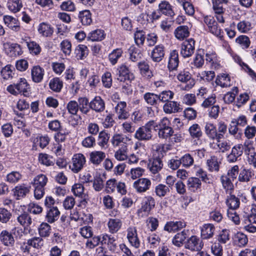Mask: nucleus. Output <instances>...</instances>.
<instances>
[{"mask_svg":"<svg viewBox=\"0 0 256 256\" xmlns=\"http://www.w3.org/2000/svg\"><path fill=\"white\" fill-rule=\"evenodd\" d=\"M156 122L152 120L147 122L144 126L140 127L134 135L135 138L138 140L147 141L152 138V130L156 127Z\"/></svg>","mask_w":256,"mask_h":256,"instance_id":"f257e3e1","label":"nucleus"},{"mask_svg":"<svg viewBox=\"0 0 256 256\" xmlns=\"http://www.w3.org/2000/svg\"><path fill=\"white\" fill-rule=\"evenodd\" d=\"M140 205V208L137 211V214L139 218L146 217L155 207V200L150 196H144L142 200Z\"/></svg>","mask_w":256,"mask_h":256,"instance_id":"f03ea898","label":"nucleus"},{"mask_svg":"<svg viewBox=\"0 0 256 256\" xmlns=\"http://www.w3.org/2000/svg\"><path fill=\"white\" fill-rule=\"evenodd\" d=\"M204 24L207 26L208 32L221 39L223 37V32L218 26L214 18L211 16H206L204 17Z\"/></svg>","mask_w":256,"mask_h":256,"instance_id":"7ed1b4c3","label":"nucleus"},{"mask_svg":"<svg viewBox=\"0 0 256 256\" xmlns=\"http://www.w3.org/2000/svg\"><path fill=\"white\" fill-rule=\"evenodd\" d=\"M176 78L182 82L184 86L182 89L186 90H190L195 84V80L192 78L190 72L185 70L180 71L176 75Z\"/></svg>","mask_w":256,"mask_h":256,"instance_id":"20e7f679","label":"nucleus"},{"mask_svg":"<svg viewBox=\"0 0 256 256\" xmlns=\"http://www.w3.org/2000/svg\"><path fill=\"white\" fill-rule=\"evenodd\" d=\"M86 162V158L84 156L80 153L74 154L72 159V162L70 165V168L74 173L80 172Z\"/></svg>","mask_w":256,"mask_h":256,"instance_id":"39448f33","label":"nucleus"},{"mask_svg":"<svg viewBox=\"0 0 256 256\" xmlns=\"http://www.w3.org/2000/svg\"><path fill=\"white\" fill-rule=\"evenodd\" d=\"M195 41L193 38H189L184 41L180 46V54L184 58L191 56L194 53Z\"/></svg>","mask_w":256,"mask_h":256,"instance_id":"423d86ee","label":"nucleus"},{"mask_svg":"<svg viewBox=\"0 0 256 256\" xmlns=\"http://www.w3.org/2000/svg\"><path fill=\"white\" fill-rule=\"evenodd\" d=\"M118 79L122 82L128 80L132 82L134 79V76L133 73L130 72V70L126 64H122L118 67Z\"/></svg>","mask_w":256,"mask_h":256,"instance_id":"0eeeda50","label":"nucleus"},{"mask_svg":"<svg viewBox=\"0 0 256 256\" xmlns=\"http://www.w3.org/2000/svg\"><path fill=\"white\" fill-rule=\"evenodd\" d=\"M204 246L202 240L196 236H191L186 241L185 248L191 251L199 252Z\"/></svg>","mask_w":256,"mask_h":256,"instance_id":"6e6552de","label":"nucleus"},{"mask_svg":"<svg viewBox=\"0 0 256 256\" xmlns=\"http://www.w3.org/2000/svg\"><path fill=\"white\" fill-rule=\"evenodd\" d=\"M126 238L130 244L136 248L140 246V240L138 237L136 227L130 226L126 230Z\"/></svg>","mask_w":256,"mask_h":256,"instance_id":"1a4fd4ad","label":"nucleus"},{"mask_svg":"<svg viewBox=\"0 0 256 256\" xmlns=\"http://www.w3.org/2000/svg\"><path fill=\"white\" fill-rule=\"evenodd\" d=\"M151 184L149 179L140 178L134 182L133 188L138 193L144 192L150 189Z\"/></svg>","mask_w":256,"mask_h":256,"instance_id":"9d476101","label":"nucleus"},{"mask_svg":"<svg viewBox=\"0 0 256 256\" xmlns=\"http://www.w3.org/2000/svg\"><path fill=\"white\" fill-rule=\"evenodd\" d=\"M246 144H238L232 149L231 152L227 156V160L229 162H234L242 154Z\"/></svg>","mask_w":256,"mask_h":256,"instance_id":"9b49d317","label":"nucleus"},{"mask_svg":"<svg viewBox=\"0 0 256 256\" xmlns=\"http://www.w3.org/2000/svg\"><path fill=\"white\" fill-rule=\"evenodd\" d=\"M30 186L25 184H21L17 185L12 190L14 196L16 200H20L30 192Z\"/></svg>","mask_w":256,"mask_h":256,"instance_id":"f8f14e48","label":"nucleus"},{"mask_svg":"<svg viewBox=\"0 0 256 256\" xmlns=\"http://www.w3.org/2000/svg\"><path fill=\"white\" fill-rule=\"evenodd\" d=\"M107 244L108 250L113 252H117L118 245L116 238L106 234H102V245Z\"/></svg>","mask_w":256,"mask_h":256,"instance_id":"ddd939ff","label":"nucleus"},{"mask_svg":"<svg viewBox=\"0 0 256 256\" xmlns=\"http://www.w3.org/2000/svg\"><path fill=\"white\" fill-rule=\"evenodd\" d=\"M166 48L162 44H158L154 48L151 52L150 57L152 60L156 62L162 60L165 56Z\"/></svg>","mask_w":256,"mask_h":256,"instance_id":"4468645a","label":"nucleus"},{"mask_svg":"<svg viewBox=\"0 0 256 256\" xmlns=\"http://www.w3.org/2000/svg\"><path fill=\"white\" fill-rule=\"evenodd\" d=\"M22 43H24L28 46L30 52L32 55H38L41 52L40 45L34 41L31 40L29 36H25L22 39Z\"/></svg>","mask_w":256,"mask_h":256,"instance_id":"2eb2a0df","label":"nucleus"},{"mask_svg":"<svg viewBox=\"0 0 256 256\" xmlns=\"http://www.w3.org/2000/svg\"><path fill=\"white\" fill-rule=\"evenodd\" d=\"M130 140V139L128 137L122 134H114L110 140L114 147L127 146Z\"/></svg>","mask_w":256,"mask_h":256,"instance_id":"dca6fc26","label":"nucleus"},{"mask_svg":"<svg viewBox=\"0 0 256 256\" xmlns=\"http://www.w3.org/2000/svg\"><path fill=\"white\" fill-rule=\"evenodd\" d=\"M158 8V10L160 11L162 14L170 18H173L176 14L173 6L168 2L166 0L162 1L159 4Z\"/></svg>","mask_w":256,"mask_h":256,"instance_id":"f3484780","label":"nucleus"},{"mask_svg":"<svg viewBox=\"0 0 256 256\" xmlns=\"http://www.w3.org/2000/svg\"><path fill=\"white\" fill-rule=\"evenodd\" d=\"M126 103L121 101L118 102L114 108V112L119 120H126L129 116V114L126 110Z\"/></svg>","mask_w":256,"mask_h":256,"instance_id":"a211bd4d","label":"nucleus"},{"mask_svg":"<svg viewBox=\"0 0 256 256\" xmlns=\"http://www.w3.org/2000/svg\"><path fill=\"white\" fill-rule=\"evenodd\" d=\"M90 109L96 112H101L105 109V102L100 96H96L90 102Z\"/></svg>","mask_w":256,"mask_h":256,"instance_id":"6ab92c4d","label":"nucleus"},{"mask_svg":"<svg viewBox=\"0 0 256 256\" xmlns=\"http://www.w3.org/2000/svg\"><path fill=\"white\" fill-rule=\"evenodd\" d=\"M39 34L44 38L50 37L54 33L53 27L48 22H42L38 26Z\"/></svg>","mask_w":256,"mask_h":256,"instance_id":"aec40b11","label":"nucleus"},{"mask_svg":"<svg viewBox=\"0 0 256 256\" xmlns=\"http://www.w3.org/2000/svg\"><path fill=\"white\" fill-rule=\"evenodd\" d=\"M15 88L18 93L22 94L25 96H28L30 94V86L24 78H20L15 84Z\"/></svg>","mask_w":256,"mask_h":256,"instance_id":"412c9836","label":"nucleus"},{"mask_svg":"<svg viewBox=\"0 0 256 256\" xmlns=\"http://www.w3.org/2000/svg\"><path fill=\"white\" fill-rule=\"evenodd\" d=\"M216 228L211 224H204L201 228L200 236L202 240H208L212 238L214 235Z\"/></svg>","mask_w":256,"mask_h":256,"instance_id":"4be33fe9","label":"nucleus"},{"mask_svg":"<svg viewBox=\"0 0 256 256\" xmlns=\"http://www.w3.org/2000/svg\"><path fill=\"white\" fill-rule=\"evenodd\" d=\"M162 162L160 158H153L149 160L148 168L152 173H158L162 169Z\"/></svg>","mask_w":256,"mask_h":256,"instance_id":"5701e85b","label":"nucleus"},{"mask_svg":"<svg viewBox=\"0 0 256 256\" xmlns=\"http://www.w3.org/2000/svg\"><path fill=\"white\" fill-rule=\"evenodd\" d=\"M186 226V222L183 220L167 222L164 226V230L169 232H174Z\"/></svg>","mask_w":256,"mask_h":256,"instance_id":"b1692460","label":"nucleus"},{"mask_svg":"<svg viewBox=\"0 0 256 256\" xmlns=\"http://www.w3.org/2000/svg\"><path fill=\"white\" fill-rule=\"evenodd\" d=\"M179 58L178 50H174L170 51L168 64V70H176L178 66Z\"/></svg>","mask_w":256,"mask_h":256,"instance_id":"393cba45","label":"nucleus"},{"mask_svg":"<svg viewBox=\"0 0 256 256\" xmlns=\"http://www.w3.org/2000/svg\"><path fill=\"white\" fill-rule=\"evenodd\" d=\"M3 20L5 24L15 32L20 30V24L19 21L16 18L10 16H4Z\"/></svg>","mask_w":256,"mask_h":256,"instance_id":"a878e982","label":"nucleus"},{"mask_svg":"<svg viewBox=\"0 0 256 256\" xmlns=\"http://www.w3.org/2000/svg\"><path fill=\"white\" fill-rule=\"evenodd\" d=\"M44 74V68L39 66H34L31 70V76L33 82L39 83L42 81Z\"/></svg>","mask_w":256,"mask_h":256,"instance_id":"bb28decb","label":"nucleus"},{"mask_svg":"<svg viewBox=\"0 0 256 256\" xmlns=\"http://www.w3.org/2000/svg\"><path fill=\"white\" fill-rule=\"evenodd\" d=\"M104 152L100 150H94L90 154V162L95 166L99 165L105 158Z\"/></svg>","mask_w":256,"mask_h":256,"instance_id":"cd10ccee","label":"nucleus"},{"mask_svg":"<svg viewBox=\"0 0 256 256\" xmlns=\"http://www.w3.org/2000/svg\"><path fill=\"white\" fill-rule=\"evenodd\" d=\"M0 242L6 246H12L14 245V240L11 232L3 230L0 234Z\"/></svg>","mask_w":256,"mask_h":256,"instance_id":"c85d7f7f","label":"nucleus"},{"mask_svg":"<svg viewBox=\"0 0 256 256\" xmlns=\"http://www.w3.org/2000/svg\"><path fill=\"white\" fill-rule=\"evenodd\" d=\"M204 132L209 139L214 140L218 139V132L216 126L211 122H206L204 126Z\"/></svg>","mask_w":256,"mask_h":256,"instance_id":"c756f323","label":"nucleus"},{"mask_svg":"<svg viewBox=\"0 0 256 256\" xmlns=\"http://www.w3.org/2000/svg\"><path fill=\"white\" fill-rule=\"evenodd\" d=\"M60 214V212L57 207L48 208L46 210V220L48 222L52 224L58 219Z\"/></svg>","mask_w":256,"mask_h":256,"instance_id":"7c9ffc66","label":"nucleus"},{"mask_svg":"<svg viewBox=\"0 0 256 256\" xmlns=\"http://www.w3.org/2000/svg\"><path fill=\"white\" fill-rule=\"evenodd\" d=\"M108 232L111 234L117 232L122 226V222L119 218H110L107 223Z\"/></svg>","mask_w":256,"mask_h":256,"instance_id":"2f4dec72","label":"nucleus"},{"mask_svg":"<svg viewBox=\"0 0 256 256\" xmlns=\"http://www.w3.org/2000/svg\"><path fill=\"white\" fill-rule=\"evenodd\" d=\"M216 84L222 88L229 87L232 86L230 76L226 74H218L216 80Z\"/></svg>","mask_w":256,"mask_h":256,"instance_id":"473e14b6","label":"nucleus"},{"mask_svg":"<svg viewBox=\"0 0 256 256\" xmlns=\"http://www.w3.org/2000/svg\"><path fill=\"white\" fill-rule=\"evenodd\" d=\"M174 34L178 40H184L190 35L188 28L186 26H179L174 30Z\"/></svg>","mask_w":256,"mask_h":256,"instance_id":"72a5a7b5","label":"nucleus"},{"mask_svg":"<svg viewBox=\"0 0 256 256\" xmlns=\"http://www.w3.org/2000/svg\"><path fill=\"white\" fill-rule=\"evenodd\" d=\"M163 110L166 114L176 113L180 110V104L175 101H170L166 102L163 106Z\"/></svg>","mask_w":256,"mask_h":256,"instance_id":"f704fd0d","label":"nucleus"},{"mask_svg":"<svg viewBox=\"0 0 256 256\" xmlns=\"http://www.w3.org/2000/svg\"><path fill=\"white\" fill-rule=\"evenodd\" d=\"M206 60L209 63L211 66L215 69H218L220 67V64L218 62L216 54L214 52H208L206 54Z\"/></svg>","mask_w":256,"mask_h":256,"instance_id":"c9c22d12","label":"nucleus"},{"mask_svg":"<svg viewBox=\"0 0 256 256\" xmlns=\"http://www.w3.org/2000/svg\"><path fill=\"white\" fill-rule=\"evenodd\" d=\"M106 34L104 30L96 29L90 32L88 36V38L92 42L101 41L105 38Z\"/></svg>","mask_w":256,"mask_h":256,"instance_id":"e433bc0d","label":"nucleus"},{"mask_svg":"<svg viewBox=\"0 0 256 256\" xmlns=\"http://www.w3.org/2000/svg\"><path fill=\"white\" fill-rule=\"evenodd\" d=\"M78 104L79 110L82 114H86L90 110V102L86 97H80L78 99Z\"/></svg>","mask_w":256,"mask_h":256,"instance_id":"4c0bfd02","label":"nucleus"},{"mask_svg":"<svg viewBox=\"0 0 256 256\" xmlns=\"http://www.w3.org/2000/svg\"><path fill=\"white\" fill-rule=\"evenodd\" d=\"M188 132L192 139L197 140H199L202 135L201 128L197 124H194L188 128Z\"/></svg>","mask_w":256,"mask_h":256,"instance_id":"58836bf2","label":"nucleus"},{"mask_svg":"<svg viewBox=\"0 0 256 256\" xmlns=\"http://www.w3.org/2000/svg\"><path fill=\"white\" fill-rule=\"evenodd\" d=\"M78 18L84 26L90 25L92 22V14L90 10H84L79 12Z\"/></svg>","mask_w":256,"mask_h":256,"instance_id":"ea45409f","label":"nucleus"},{"mask_svg":"<svg viewBox=\"0 0 256 256\" xmlns=\"http://www.w3.org/2000/svg\"><path fill=\"white\" fill-rule=\"evenodd\" d=\"M48 182L46 176L43 174L36 176L32 182L33 187L44 188Z\"/></svg>","mask_w":256,"mask_h":256,"instance_id":"a19ab883","label":"nucleus"},{"mask_svg":"<svg viewBox=\"0 0 256 256\" xmlns=\"http://www.w3.org/2000/svg\"><path fill=\"white\" fill-rule=\"evenodd\" d=\"M50 89L56 92H59L63 87V82L59 78H54L49 82Z\"/></svg>","mask_w":256,"mask_h":256,"instance_id":"79ce46f5","label":"nucleus"},{"mask_svg":"<svg viewBox=\"0 0 256 256\" xmlns=\"http://www.w3.org/2000/svg\"><path fill=\"white\" fill-rule=\"evenodd\" d=\"M6 6L12 12L16 13L22 8V4L21 0H8Z\"/></svg>","mask_w":256,"mask_h":256,"instance_id":"37998d69","label":"nucleus"},{"mask_svg":"<svg viewBox=\"0 0 256 256\" xmlns=\"http://www.w3.org/2000/svg\"><path fill=\"white\" fill-rule=\"evenodd\" d=\"M234 242L235 245L242 247L247 244L248 238L245 234L242 232H238L234 236Z\"/></svg>","mask_w":256,"mask_h":256,"instance_id":"c03bdc74","label":"nucleus"},{"mask_svg":"<svg viewBox=\"0 0 256 256\" xmlns=\"http://www.w3.org/2000/svg\"><path fill=\"white\" fill-rule=\"evenodd\" d=\"M138 68L140 70V74L144 77L148 78L152 76V72L150 70L149 65L146 62L142 61L138 62Z\"/></svg>","mask_w":256,"mask_h":256,"instance_id":"a18cd8bd","label":"nucleus"},{"mask_svg":"<svg viewBox=\"0 0 256 256\" xmlns=\"http://www.w3.org/2000/svg\"><path fill=\"white\" fill-rule=\"evenodd\" d=\"M188 230H184L176 234L172 240V244L177 246H180L187 237Z\"/></svg>","mask_w":256,"mask_h":256,"instance_id":"49530a36","label":"nucleus"},{"mask_svg":"<svg viewBox=\"0 0 256 256\" xmlns=\"http://www.w3.org/2000/svg\"><path fill=\"white\" fill-rule=\"evenodd\" d=\"M123 50L122 48H116L114 50L108 54V60L112 65H115L118 60L122 56Z\"/></svg>","mask_w":256,"mask_h":256,"instance_id":"de8ad7c7","label":"nucleus"},{"mask_svg":"<svg viewBox=\"0 0 256 256\" xmlns=\"http://www.w3.org/2000/svg\"><path fill=\"white\" fill-rule=\"evenodd\" d=\"M22 178V174L18 171H12L7 174L6 176V182L15 184L18 182Z\"/></svg>","mask_w":256,"mask_h":256,"instance_id":"09e8293b","label":"nucleus"},{"mask_svg":"<svg viewBox=\"0 0 256 256\" xmlns=\"http://www.w3.org/2000/svg\"><path fill=\"white\" fill-rule=\"evenodd\" d=\"M128 146L125 145L124 146H122L115 152L114 157L119 161H124L128 159Z\"/></svg>","mask_w":256,"mask_h":256,"instance_id":"8fccbe9b","label":"nucleus"},{"mask_svg":"<svg viewBox=\"0 0 256 256\" xmlns=\"http://www.w3.org/2000/svg\"><path fill=\"white\" fill-rule=\"evenodd\" d=\"M170 191L168 186L162 184H158L154 188L156 196L160 198L164 197L170 192Z\"/></svg>","mask_w":256,"mask_h":256,"instance_id":"3c124183","label":"nucleus"},{"mask_svg":"<svg viewBox=\"0 0 256 256\" xmlns=\"http://www.w3.org/2000/svg\"><path fill=\"white\" fill-rule=\"evenodd\" d=\"M254 175L252 170L244 168L238 175V180L242 182H248Z\"/></svg>","mask_w":256,"mask_h":256,"instance_id":"603ef678","label":"nucleus"},{"mask_svg":"<svg viewBox=\"0 0 256 256\" xmlns=\"http://www.w3.org/2000/svg\"><path fill=\"white\" fill-rule=\"evenodd\" d=\"M200 180L197 178H190L187 181L188 188L192 192H195L200 188Z\"/></svg>","mask_w":256,"mask_h":256,"instance_id":"864d4df0","label":"nucleus"},{"mask_svg":"<svg viewBox=\"0 0 256 256\" xmlns=\"http://www.w3.org/2000/svg\"><path fill=\"white\" fill-rule=\"evenodd\" d=\"M238 92V87H233L232 91L228 92L224 95L223 99L224 102L229 104L234 102L235 100L236 96Z\"/></svg>","mask_w":256,"mask_h":256,"instance_id":"5fc2aeb1","label":"nucleus"},{"mask_svg":"<svg viewBox=\"0 0 256 256\" xmlns=\"http://www.w3.org/2000/svg\"><path fill=\"white\" fill-rule=\"evenodd\" d=\"M91 239L88 240L86 243V246L87 248L93 249L100 244H102V234L100 236H96L90 238Z\"/></svg>","mask_w":256,"mask_h":256,"instance_id":"6e6d98bb","label":"nucleus"},{"mask_svg":"<svg viewBox=\"0 0 256 256\" xmlns=\"http://www.w3.org/2000/svg\"><path fill=\"white\" fill-rule=\"evenodd\" d=\"M226 203L229 208L228 209H232L234 210L238 208L240 204L239 199L235 196L232 194L228 196Z\"/></svg>","mask_w":256,"mask_h":256,"instance_id":"4d7b16f0","label":"nucleus"},{"mask_svg":"<svg viewBox=\"0 0 256 256\" xmlns=\"http://www.w3.org/2000/svg\"><path fill=\"white\" fill-rule=\"evenodd\" d=\"M130 59L134 62H137L140 60L142 57V54L138 48L132 46L129 49Z\"/></svg>","mask_w":256,"mask_h":256,"instance_id":"13d9d810","label":"nucleus"},{"mask_svg":"<svg viewBox=\"0 0 256 256\" xmlns=\"http://www.w3.org/2000/svg\"><path fill=\"white\" fill-rule=\"evenodd\" d=\"M38 230L40 237H48L51 232V226L46 222H42L40 225Z\"/></svg>","mask_w":256,"mask_h":256,"instance_id":"bf43d9fd","label":"nucleus"},{"mask_svg":"<svg viewBox=\"0 0 256 256\" xmlns=\"http://www.w3.org/2000/svg\"><path fill=\"white\" fill-rule=\"evenodd\" d=\"M145 102L149 105L154 106L159 100L158 94L152 92H146L144 96Z\"/></svg>","mask_w":256,"mask_h":256,"instance_id":"052dcab7","label":"nucleus"},{"mask_svg":"<svg viewBox=\"0 0 256 256\" xmlns=\"http://www.w3.org/2000/svg\"><path fill=\"white\" fill-rule=\"evenodd\" d=\"M19 224L24 227L29 226L32 224L30 216L26 213L22 214L17 218Z\"/></svg>","mask_w":256,"mask_h":256,"instance_id":"680f3d73","label":"nucleus"},{"mask_svg":"<svg viewBox=\"0 0 256 256\" xmlns=\"http://www.w3.org/2000/svg\"><path fill=\"white\" fill-rule=\"evenodd\" d=\"M27 244L36 248H40L44 244V241L41 237H34L28 240Z\"/></svg>","mask_w":256,"mask_h":256,"instance_id":"e2e57ef3","label":"nucleus"},{"mask_svg":"<svg viewBox=\"0 0 256 256\" xmlns=\"http://www.w3.org/2000/svg\"><path fill=\"white\" fill-rule=\"evenodd\" d=\"M236 42L243 49L249 48L250 40L249 38L245 35H241L236 39Z\"/></svg>","mask_w":256,"mask_h":256,"instance_id":"0e129e2a","label":"nucleus"},{"mask_svg":"<svg viewBox=\"0 0 256 256\" xmlns=\"http://www.w3.org/2000/svg\"><path fill=\"white\" fill-rule=\"evenodd\" d=\"M8 50V53L11 56H18L22 53L20 46L16 43L10 44Z\"/></svg>","mask_w":256,"mask_h":256,"instance_id":"69168bd1","label":"nucleus"},{"mask_svg":"<svg viewBox=\"0 0 256 256\" xmlns=\"http://www.w3.org/2000/svg\"><path fill=\"white\" fill-rule=\"evenodd\" d=\"M208 169L210 172H218L219 170V164L218 158L215 156H212L207 160L206 162Z\"/></svg>","mask_w":256,"mask_h":256,"instance_id":"338daca9","label":"nucleus"},{"mask_svg":"<svg viewBox=\"0 0 256 256\" xmlns=\"http://www.w3.org/2000/svg\"><path fill=\"white\" fill-rule=\"evenodd\" d=\"M211 252L214 256H222L223 248L220 244L217 242H213L210 246Z\"/></svg>","mask_w":256,"mask_h":256,"instance_id":"774afa93","label":"nucleus"}]
</instances>
